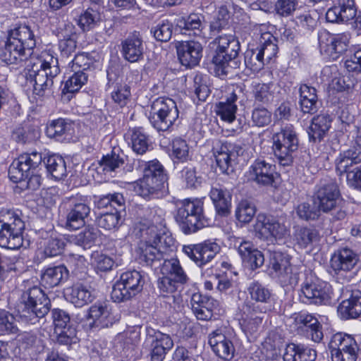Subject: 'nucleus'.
Wrapping results in <instances>:
<instances>
[{
  "label": "nucleus",
  "instance_id": "de8ad7c7",
  "mask_svg": "<svg viewBox=\"0 0 361 361\" xmlns=\"http://www.w3.org/2000/svg\"><path fill=\"white\" fill-rule=\"evenodd\" d=\"M23 231L0 228V246L11 250H17L23 243Z\"/></svg>",
  "mask_w": 361,
  "mask_h": 361
},
{
  "label": "nucleus",
  "instance_id": "ddd939ff",
  "mask_svg": "<svg viewBox=\"0 0 361 361\" xmlns=\"http://www.w3.org/2000/svg\"><path fill=\"white\" fill-rule=\"evenodd\" d=\"M270 308L265 305L245 302L240 308L239 324L243 331L248 336L256 334L262 324L264 314Z\"/></svg>",
  "mask_w": 361,
  "mask_h": 361
},
{
  "label": "nucleus",
  "instance_id": "052dcab7",
  "mask_svg": "<svg viewBox=\"0 0 361 361\" xmlns=\"http://www.w3.org/2000/svg\"><path fill=\"white\" fill-rule=\"evenodd\" d=\"M276 85L272 83H257L253 86L252 93L255 101L262 103H268L274 98Z\"/></svg>",
  "mask_w": 361,
  "mask_h": 361
},
{
  "label": "nucleus",
  "instance_id": "c756f323",
  "mask_svg": "<svg viewBox=\"0 0 361 361\" xmlns=\"http://www.w3.org/2000/svg\"><path fill=\"white\" fill-rule=\"evenodd\" d=\"M121 47V54L126 61L135 63L143 59L144 45L138 33L135 32L122 41Z\"/></svg>",
  "mask_w": 361,
  "mask_h": 361
},
{
  "label": "nucleus",
  "instance_id": "c85d7f7f",
  "mask_svg": "<svg viewBox=\"0 0 361 361\" xmlns=\"http://www.w3.org/2000/svg\"><path fill=\"white\" fill-rule=\"evenodd\" d=\"M64 296L67 301L76 307H82L90 303L94 299L91 287L81 282H77L66 288Z\"/></svg>",
  "mask_w": 361,
  "mask_h": 361
},
{
  "label": "nucleus",
  "instance_id": "0e129e2a",
  "mask_svg": "<svg viewBox=\"0 0 361 361\" xmlns=\"http://www.w3.org/2000/svg\"><path fill=\"white\" fill-rule=\"evenodd\" d=\"M295 211L298 216L302 220H315L320 216L321 211L314 201L312 204L302 202L295 207Z\"/></svg>",
  "mask_w": 361,
  "mask_h": 361
},
{
  "label": "nucleus",
  "instance_id": "6e6552de",
  "mask_svg": "<svg viewBox=\"0 0 361 361\" xmlns=\"http://www.w3.org/2000/svg\"><path fill=\"white\" fill-rule=\"evenodd\" d=\"M286 216L259 214L254 225L255 236L273 242L282 239L288 235L289 229L286 225Z\"/></svg>",
  "mask_w": 361,
  "mask_h": 361
},
{
  "label": "nucleus",
  "instance_id": "79ce46f5",
  "mask_svg": "<svg viewBox=\"0 0 361 361\" xmlns=\"http://www.w3.org/2000/svg\"><path fill=\"white\" fill-rule=\"evenodd\" d=\"M25 226L20 212L8 209H2L0 211V228L23 232Z\"/></svg>",
  "mask_w": 361,
  "mask_h": 361
},
{
  "label": "nucleus",
  "instance_id": "2f4dec72",
  "mask_svg": "<svg viewBox=\"0 0 361 361\" xmlns=\"http://www.w3.org/2000/svg\"><path fill=\"white\" fill-rule=\"evenodd\" d=\"M361 162V147H353L339 154L335 160L336 171L343 176Z\"/></svg>",
  "mask_w": 361,
  "mask_h": 361
},
{
  "label": "nucleus",
  "instance_id": "473e14b6",
  "mask_svg": "<svg viewBox=\"0 0 361 361\" xmlns=\"http://www.w3.org/2000/svg\"><path fill=\"white\" fill-rule=\"evenodd\" d=\"M173 345V341L169 334L159 331L155 333L151 343V360L163 361Z\"/></svg>",
  "mask_w": 361,
  "mask_h": 361
},
{
  "label": "nucleus",
  "instance_id": "412c9836",
  "mask_svg": "<svg viewBox=\"0 0 361 361\" xmlns=\"http://www.w3.org/2000/svg\"><path fill=\"white\" fill-rule=\"evenodd\" d=\"M233 243L243 263L250 269L254 270L264 264V257L262 252L258 250L251 241L243 238H234Z\"/></svg>",
  "mask_w": 361,
  "mask_h": 361
},
{
  "label": "nucleus",
  "instance_id": "dca6fc26",
  "mask_svg": "<svg viewBox=\"0 0 361 361\" xmlns=\"http://www.w3.org/2000/svg\"><path fill=\"white\" fill-rule=\"evenodd\" d=\"M138 215L142 219L140 228L141 233L149 234L154 233V235H168L165 232V212L157 206H142L139 208Z\"/></svg>",
  "mask_w": 361,
  "mask_h": 361
},
{
  "label": "nucleus",
  "instance_id": "a18cd8bd",
  "mask_svg": "<svg viewBox=\"0 0 361 361\" xmlns=\"http://www.w3.org/2000/svg\"><path fill=\"white\" fill-rule=\"evenodd\" d=\"M8 37L12 41L18 42V44H20L30 51H32V49L35 47L34 33L30 27L26 25H20L12 30Z\"/></svg>",
  "mask_w": 361,
  "mask_h": 361
},
{
  "label": "nucleus",
  "instance_id": "a211bd4d",
  "mask_svg": "<svg viewBox=\"0 0 361 361\" xmlns=\"http://www.w3.org/2000/svg\"><path fill=\"white\" fill-rule=\"evenodd\" d=\"M90 207L82 197H71L67 202L66 228L77 230L85 226L90 214Z\"/></svg>",
  "mask_w": 361,
  "mask_h": 361
},
{
  "label": "nucleus",
  "instance_id": "aec40b11",
  "mask_svg": "<svg viewBox=\"0 0 361 361\" xmlns=\"http://www.w3.org/2000/svg\"><path fill=\"white\" fill-rule=\"evenodd\" d=\"M275 175V166L262 159H255L246 172L247 180L260 186L272 185Z\"/></svg>",
  "mask_w": 361,
  "mask_h": 361
},
{
  "label": "nucleus",
  "instance_id": "58836bf2",
  "mask_svg": "<svg viewBox=\"0 0 361 361\" xmlns=\"http://www.w3.org/2000/svg\"><path fill=\"white\" fill-rule=\"evenodd\" d=\"M68 274L63 265L47 268L41 274V283L48 288L56 287L67 280Z\"/></svg>",
  "mask_w": 361,
  "mask_h": 361
},
{
  "label": "nucleus",
  "instance_id": "774afa93",
  "mask_svg": "<svg viewBox=\"0 0 361 361\" xmlns=\"http://www.w3.org/2000/svg\"><path fill=\"white\" fill-rule=\"evenodd\" d=\"M66 240L62 236H51L44 245V252L47 257H55L61 255L65 248Z\"/></svg>",
  "mask_w": 361,
  "mask_h": 361
},
{
  "label": "nucleus",
  "instance_id": "20e7f679",
  "mask_svg": "<svg viewBox=\"0 0 361 361\" xmlns=\"http://www.w3.org/2000/svg\"><path fill=\"white\" fill-rule=\"evenodd\" d=\"M142 240L137 248L138 259L140 263L147 266H153L154 263L160 261L164 257V253L173 243V240L170 235H154L141 233Z\"/></svg>",
  "mask_w": 361,
  "mask_h": 361
},
{
  "label": "nucleus",
  "instance_id": "864d4df0",
  "mask_svg": "<svg viewBox=\"0 0 361 361\" xmlns=\"http://www.w3.org/2000/svg\"><path fill=\"white\" fill-rule=\"evenodd\" d=\"M66 35L59 43V48L63 56H69L77 47L76 35L74 32V26L71 23L66 24Z\"/></svg>",
  "mask_w": 361,
  "mask_h": 361
},
{
  "label": "nucleus",
  "instance_id": "4d7b16f0",
  "mask_svg": "<svg viewBox=\"0 0 361 361\" xmlns=\"http://www.w3.org/2000/svg\"><path fill=\"white\" fill-rule=\"evenodd\" d=\"M132 149L137 154H145L149 147V139L142 128L131 130Z\"/></svg>",
  "mask_w": 361,
  "mask_h": 361
},
{
  "label": "nucleus",
  "instance_id": "bf43d9fd",
  "mask_svg": "<svg viewBox=\"0 0 361 361\" xmlns=\"http://www.w3.org/2000/svg\"><path fill=\"white\" fill-rule=\"evenodd\" d=\"M101 20L100 13L92 8H88L79 16L78 25L84 32H87L97 26Z\"/></svg>",
  "mask_w": 361,
  "mask_h": 361
},
{
  "label": "nucleus",
  "instance_id": "6e6d98bb",
  "mask_svg": "<svg viewBox=\"0 0 361 361\" xmlns=\"http://www.w3.org/2000/svg\"><path fill=\"white\" fill-rule=\"evenodd\" d=\"M125 161V155L119 149H114L110 154L104 156L100 161L103 171L109 173L116 171Z\"/></svg>",
  "mask_w": 361,
  "mask_h": 361
},
{
  "label": "nucleus",
  "instance_id": "4c0bfd02",
  "mask_svg": "<svg viewBox=\"0 0 361 361\" xmlns=\"http://www.w3.org/2000/svg\"><path fill=\"white\" fill-rule=\"evenodd\" d=\"M238 96L234 90L231 91L225 101L216 104V113L220 118L228 123H233L236 118L238 106L235 104Z\"/></svg>",
  "mask_w": 361,
  "mask_h": 361
},
{
  "label": "nucleus",
  "instance_id": "09e8293b",
  "mask_svg": "<svg viewBox=\"0 0 361 361\" xmlns=\"http://www.w3.org/2000/svg\"><path fill=\"white\" fill-rule=\"evenodd\" d=\"M99 235V231L93 226H87L76 235L69 236L68 240L84 248L91 247Z\"/></svg>",
  "mask_w": 361,
  "mask_h": 361
},
{
  "label": "nucleus",
  "instance_id": "f03ea898",
  "mask_svg": "<svg viewBox=\"0 0 361 361\" xmlns=\"http://www.w3.org/2000/svg\"><path fill=\"white\" fill-rule=\"evenodd\" d=\"M24 283L25 290L18 305V312L24 322L35 324L49 312V300L40 287L31 286L29 281Z\"/></svg>",
  "mask_w": 361,
  "mask_h": 361
},
{
  "label": "nucleus",
  "instance_id": "3c124183",
  "mask_svg": "<svg viewBox=\"0 0 361 361\" xmlns=\"http://www.w3.org/2000/svg\"><path fill=\"white\" fill-rule=\"evenodd\" d=\"M269 267L279 275L291 274L292 269L288 255L274 251L270 254Z\"/></svg>",
  "mask_w": 361,
  "mask_h": 361
},
{
  "label": "nucleus",
  "instance_id": "e2e57ef3",
  "mask_svg": "<svg viewBox=\"0 0 361 361\" xmlns=\"http://www.w3.org/2000/svg\"><path fill=\"white\" fill-rule=\"evenodd\" d=\"M319 239L317 230L310 228H300L295 233V240L302 248H306Z\"/></svg>",
  "mask_w": 361,
  "mask_h": 361
},
{
  "label": "nucleus",
  "instance_id": "603ef678",
  "mask_svg": "<svg viewBox=\"0 0 361 361\" xmlns=\"http://www.w3.org/2000/svg\"><path fill=\"white\" fill-rule=\"evenodd\" d=\"M122 211L116 209L113 212H106L97 219L99 227L107 231H116L123 224Z\"/></svg>",
  "mask_w": 361,
  "mask_h": 361
},
{
  "label": "nucleus",
  "instance_id": "1a4fd4ad",
  "mask_svg": "<svg viewBox=\"0 0 361 361\" xmlns=\"http://www.w3.org/2000/svg\"><path fill=\"white\" fill-rule=\"evenodd\" d=\"M145 281L140 271L128 270L122 273L120 279L114 284L111 291V298L116 302L130 300L141 292Z\"/></svg>",
  "mask_w": 361,
  "mask_h": 361
},
{
  "label": "nucleus",
  "instance_id": "b1692460",
  "mask_svg": "<svg viewBox=\"0 0 361 361\" xmlns=\"http://www.w3.org/2000/svg\"><path fill=\"white\" fill-rule=\"evenodd\" d=\"M356 12L354 0H336V4L327 10L326 18L330 23H347L355 18Z\"/></svg>",
  "mask_w": 361,
  "mask_h": 361
},
{
  "label": "nucleus",
  "instance_id": "39448f33",
  "mask_svg": "<svg viewBox=\"0 0 361 361\" xmlns=\"http://www.w3.org/2000/svg\"><path fill=\"white\" fill-rule=\"evenodd\" d=\"M273 151L279 163L283 166H290L294 154L298 148V138L293 126H286L272 136Z\"/></svg>",
  "mask_w": 361,
  "mask_h": 361
},
{
  "label": "nucleus",
  "instance_id": "69168bd1",
  "mask_svg": "<svg viewBox=\"0 0 361 361\" xmlns=\"http://www.w3.org/2000/svg\"><path fill=\"white\" fill-rule=\"evenodd\" d=\"M236 39L232 35H224L219 36L214 40L213 44L216 46V48L212 61L214 64H222V59L224 57L222 55V51L230 47L231 42Z\"/></svg>",
  "mask_w": 361,
  "mask_h": 361
},
{
  "label": "nucleus",
  "instance_id": "49530a36",
  "mask_svg": "<svg viewBox=\"0 0 361 361\" xmlns=\"http://www.w3.org/2000/svg\"><path fill=\"white\" fill-rule=\"evenodd\" d=\"M160 271L162 275L169 276L181 284L186 283L188 281L187 274L176 258L164 260Z\"/></svg>",
  "mask_w": 361,
  "mask_h": 361
},
{
  "label": "nucleus",
  "instance_id": "9d476101",
  "mask_svg": "<svg viewBox=\"0 0 361 361\" xmlns=\"http://www.w3.org/2000/svg\"><path fill=\"white\" fill-rule=\"evenodd\" d=\"M332 361H356L361 350V344L350 334L338 332L329 343Z\"/></svg>",
  "mask_w": 361,
  "mask_h": 361
},
{
  "label": "nucleus",
  "instance_id": "f3484780",
  "mask_svg": "<svg viewBox=\"0 0 361 361\" xmlns=\"http://www.w3.org/2000/svg\"><path fill=\"white\" fill-rule=\"evenodd\" d=\"M244 149L237 143L225 142L214 148L216 162L223 173L230 174L233 171L237 159L243 155Z\"/></svg>",
  "mask_w": 361,
  "mask_h": 361
},
{
  "label": "nucleus",
  "instance_id": "a19ab883",
  "mask_svg": "<svg viewBox=\"0 0 361 361\" xmlns=\"http://www.w3.org/2000/svg\"><path fill=\"white\" fill-rule=\"evenodd\" d=\"M240 51V43L238 39L233 40L230 44V47L222 51L224 56L222 59V64H215L218 71H221V75H227L228 68H236L239 66L240 61L237 59Z\"/></svg>",
  "mask_w": 361,
  "mask_h": 361
},
{
  "label": "nucleus",
  "instance_id": "72a5a7b5",
  "mask_svg": "<svg viewBox=\"0 0 361 361\" xmlns=\"http://www.w3.org/2000/svg\"><path fill=\"white\" fill-rule=\"evenodd\" d=\"M88 319L91 326L108 327L113 323L111 312L109 305L105 302L96 303L89 310Z\"/></svg>",
  "mask_w": 361,
  "mask_h": 361
},
{
  "label": "nucleus",
  "instance_id": "423d86ee",
  "mask_svg": "<svg viewBox=\"0 0 361 361\" xmlns=\"http://www.w3.org/2000/svg\"><path fill=\"white\" fill-rule=\"evenodd\" d=\"M274 37L269 32L261 35L259 45L248 49L245 53V64L253 71L261 70L265 64L275 57L278 47Z\"/></svg>",
  "mask_w": 361,
  "mask_h": 361
},
{
  "label": "nucleus",
  "instance_id": "5701e85b",
  "mask_svg": "<svg viewBox=\"0 0 361 361\" xmlns=\"http://www.w3.org/2000/svg\"><path fill=\"white\" fill-rule=\"evenodd\" d=\"M360 261V255L348 247L337 250L331 258V267L337 273L353 270Z\"/></svg>",
  "mask_w": 361,
  "mask_h": 361
},
{
  "label": "nucleus",
  "instance_id": "680f3d73",
  "mask_svg": "<svg viewBox=\"0 0 361 361\" xmlns=\"http://www.w3.org/2000/svg\"><path fill=\"white\" fill-rule=\"evenodd\" d=\"M65 82L63 92L73 93L78 92L87 81L88 75L85 72L71 71Z\"/></svg>",
  "mask_w": 361,
  "mask_h": 361
},
{
  "label": "nucleus",
  "instance_id": "8fccbe9b",
  "mask_svg": "<svg viewBox=\"0 0 361 361\" xmlns=\"http://www.w3.org/2000/svg\"><path fill=\"white\" fill-rule=\"evenodd\" d=\"M73 130L71 123L63 118H58L49 123L47 126L46 133L49 137L59 140L63 136L71 135Z\"/></svg>",
  "mask_w": 361,
  "mask_h": 361
},
{
  "label": "nucleus",
  "instance_id": "338daca9",
  "mask_svg": "<svg viewBox=\"0 0 361 361\" xmlns=\"http://www.w3.org/2000/svg\"><path fill=\"white\" fill-rule=\"evenodd\" d=\"M171 157L181 162L187 161L189 159V147L185 140L176 137L172 140Z\"/></svg>",
  "mask_w": 361,
  "mask_h": 361
},
{
  "label": "nucleus",
  "instance_id": "37998d69",
  "mask_svg": "<svg viewBox=\"0 0 361 361\" xmlns=\"http://www.w3.org/2000/svg\"><path fill=\"white\" fill-rule=\"evenodd\" d=\"M177 25L180 28L192 32L195 36L204 38L202 32L204 27V16L198 13H190L185 17H181L177 20Z\"/></svg>",
  "mask_w": 361,
  "mask_h": 361
},
{
  "label": "nucleus",
  "instance_id": "ea45409f",
  "mask_svg": "<svg viewBox=\"0 0 361 361\" xmlns=\"http://www.w3.org/2000/svg\"><path fill=\"white\" fill-rule=\"evenodd\" d=\"M332 119L327 114H320L312 118L309 128L310 140L313 142L321 141L329 131Z\"/></svg>",
  "mask_w": 361,
  "mask_h": 361
},
{
  "label": "nucleus",
  "instance_id": "c03bdc74",
  "mask_svg": "<svg viewBox=\"0 0 361 361\" xmlns=\"http://www.w3.org/2000/svg\"><path fill=\"white\" fill-rule=\"evenodd\" d=\"M248 295L250 297L251 302L256 305H265L271 309L270 304L271 302V291L259 281H252L247 288Z\"/></svg>",
  "mask_w": 361,
  "mask_h": 361
},
{
  "label": "nucleus",
  "instance_id": "7ed1b4c3",
  "mask_svg": "<svg viewBox=\"0 0 361 361\" xmlns=\"http://www.w3.org/2000/svg\"><path fill=\"white\" fill-rule=\"evenodd\" d=\"M175 220L185 234L197 232L208 226L203 210V202L198 199L185 200L178 207Z\"/></svg>",
  "mask_w": 361,
  "mask_h": 361
},
{
  "label": "nucleus",
  "instance_id": "4be33fe9",
  "mask_svg": "<svg viewBox=\"0 0 361 361\" xmlns=\"http://www.w3.org/2000/svg\"><path fill=\"white\" fill-rule=\"evenodd\" d=\"M32 51L25 49L18 42L8 37L0 47V61L7 65L22 66L31 56Z\"/></svg>",
  "mask_w": 361,
  "mask_h": 361
},
{
  "label": "nucleus",
  "instance_id": "0eeeda50",
  "mask_svg": "<svg viewBox=\"0 0 361 361\" xmlns=\"http://www.w3.org/2000/svg\"><path fill=\"white\" fill-rule=\"evenodd\" d=\"M149 120L158 131L169 130L178 119L179 111L176 103L169 97H159L151 104Z\"/></svg>",
  "mask_w": 361,
  "mask_h": 361
},
{
  "label": "nucleus",
  "instance_id": "5fc2aeb1",
  "mask_svg": "<svg viewBox=\"0 0 361 361\" xmlns=\"http://www.w3.org/2000/svg\"><path fill=\"white\" fill-rule=\"evenodd\" d=\"M18 342L21 348L30 353H39L44 348L43 341L32 333L25 332L20 335Z\"/></svg>",
  "mask_w": 361,
  "mask_h": 361
},
{
  "label": "nucleus",
  "instance_id": "bb28decb",
  "mask_svg": "<svg viewBox=\"0 0 361 361\" xmlns=\"http://www.w3.org/2000/svg\"><path fill=\"white\" fill-rule=\"evenodd\" d=\"M293 319L296 327L305 331L307 338L315 343L322 340V327L316 317L307 313H299L294 315Z\"/></svg>",
  "mask_w": 361,
  "mask_h": 361
},
{
  "label": "nucleus",
  "instance_id": "7c9ffc66",
  "mask_svg": "<svg viewBox=\"0 0 361 361\" xmlns=\"http://www.w3.org/2000/svg\"><path fill=\"white\" fill-rule=\"evenodd\" d=\"M337 312L343 320L359 317L361 314V292L358 290L351 291L349 298L339 304Z\"/></svg>",
  "mask_w": 361,
  "mask_h": 361
},
{
  "label": "nucleus",
  "instance_id": "6ab92c4d",
  "mask_svg": "<svg viewBox=\"0 0 361 361\" xmlns=\"http://www.w3.org/2000/svg\"><path fill=\"white\" fill-rule=\"evenodd\" d=\"M220 250L219 244L212 240L195 245H184L183 247V252L200 267L210 262Z\"/></svg>",
  "mask_w": 361,
  "mask_h": 361
},
{
  "label": "nucleus",
  "instance_id": "393cba45",
  "mask_svg": "<svg viewBox=\"0 0 361 361\" xmlns=\"http://www.w3.org/2000/svg\"><path fill=\"white\" fill-rule=\"evenodd\" d=\"M176 49L180 62L186 67L197 66L202 56V46L199 42H182L176 47Z\"/></svg>",
  "mask_w": 361,
  "mask_h": 361
},
{
  "label": "nucleus",
  "instance_id": "e433bc0d",
  "mask_svg": "<svg viewBox=\"0 0 361 361\" xmlns=\"http://www.w3.org/2000/svg\"><path fill=\"white\" fill-rule=\"evenodd\" d=\"M300 106L305 114H314L318 110L317 90L307 84H301L299 88Z\"/></svg>",
  "mask_w": 361,
  "mask_h": 361
},
{
  "label": "nucleus",
  "instance_id": "c9c22d12",
  "mask_svg": "<svg viewBox=\"0 0 361 361\" xmlns=\"http://www.w3.org/2000/svg\"><path fill=\"white\" fill-rule=\"evenodd\" d=\"M209 197L218 214L226 215L231 204V194L223 186L216 184L212 186Z\"/></svg>",
  "mask_w": 361,
  "mask_h": 361
},
{
  "label": "nucleus",
  "instance_id": "2eb2a0df",
  "mask_svg": "<svg viewBox=\"0 0 361 361\" xmlns=\"http://www.w3.org/2000/svg\"><path fill=\"white\" fill-rule=\"evenodd\" d=\"M300 297L303 302L328 305L331 302L334 293L332 286L327 282L307 281L302 285Z\"/></svg>",
  "mask_w": 361,
  "mask_h": 361
},
{
  "label": "nucleus",
  "instance_id": "4468645a",
  "mask_svg": "<svg viewBox=\"0 0 361 361\" xmlns=\"http://www.w3.org/2000/svg\"><path fill=\"white\" fill-rule=\"evenodd\" d=\"M42 161V154L33 151L20 154L15 159L8 169V176L14 183L24 181Z\"/></svg>",
  "mask_w": 361,
  "mask_h": 361
},
{
  "label": "nucleus",
  "instance_id": "f704fd0d",
  "mask_svg": "<svg viewBox=\"0 0 361 361\" xmlns=\"http://www.w3.org/2000/svg\"><path fill=\"white\" fill-rule=\"evenodd\" d=\"M284 361H315L317 352L303 344L287 345L283 355Z\"/></svg>",
  "mask_w": 361,
  "mask_h": 361
},
{
  "label": "nucleus",
  "instance_id": "f8f14e48",
  "mask_svg": "<svg viewBox=\"0 0 361 361\" xmlns=\"http://www.w3.org/2000/svg\"><path fill=\"white\" fill-rule=\"evenodd\" d=\"M320 211L327 213L336 210L334 218L336 220L343 219L345 212L340 206V192L335 182H330L322 185L317 191L314 199Z\"/></svg>",
  "mask_w": 361,
  "mask_h": 361
},
{
  "label": "nucleus",
  "instance_id": "a878e982",
  "mask_svg": "<svg viewBox=\"0 0 361 361\" xmlns=\"http://www.w3.org/2000/svg\"><path fill=\"white\" fill-rule=\"evenodd\" d=\"M167 176L161 175L158 177H142L136 182L135 192L145 199L154 198L165 188V185H167Z\"/></svg>",
  "mask_w": 361,
  "mask_h": 361
},
{
  "label": "nucleus",
  "instance_id": "9b49d317",
  "mask_svg": "<svg viewBox=\"0 0 361 361\" xmlns=\"http://www.w3.org/2000/svg\"><path fill=\"white\" fill-rule=\"evenodd\" d=\"M319 51L330 61H336L348 49L350 35L347 33L332 34L322 30L318 35Z\"/></svg>",
  "mask_w": 361,
  "mask_h": 361
},
{
  "label": "nucleus",
  "instance_id": "cd10ccee",
  "mask_svg": "<svg viewBox=\"0 0 361 361\" xmlns=\"http://www.w3.org/2000/svg\"><path fill=\"white\" fill-rule=\"evenodd\" d=\"M209 344L213 352L224 360H231L235 353V348L231 340L221 331L216 330L209 336Z\"/></svg>",
  "mask_w": 361,
  "mask_h": 361
},
{
  "label": "nucleus",
  "instance_id": "13d9d810",
  "mask_svg": "<svg viewBox=\"0 0 361 361\" xmlns=\"http://www.w3.org/2000/svg\"><path fill=\"white\" fill-rule=\"evenodd\" d=\"M46 168L48 173L55 179H62L66 176V165L63 158L57 154L47 157Z\"/></svg>",
  "mask_w": 361,
  "mask_h": 361
},
{
  "label": "nucleus",
  "instance_id": "f257e3e1",
  "mask_svg": "<svg viewBox=\"0 0 361 361\" xmlns=\"http://www.w3.org/2000/svg\"><path fill=\"white\" fill-rule=\"evenodd\" d=\"M59 73L57 57L49 51H44L28 71L27 80L32 84L36 94L43 95L46 91L51 90L54 79Z\"/></svg>",
  "mask_w": 361,
  "mask_h": 361
}]
</instances>
